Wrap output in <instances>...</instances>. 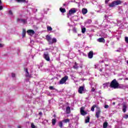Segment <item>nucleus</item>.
Masks as SVG:
<instances>
[{"instance_id": "09e8293b", "label": "nucleus", "mask_w": 128, "mask_h": 128, "mask_svg": "<svg viewBox=\"0 0 128 128\" xmlns=\"http://www.w3.org/2000/svg\"><path fill=\"white\" fill-rule=\"evenodd\" d=\"M63 6H66V4H63Z\"/></svg>"}, {"instance_id": "3c124183", "label": "nucleus", "mask_w": 128, "mask_h": 128, "mask_svg": "<svg viewBox=\"0 0 128 128\" xmlns=\"http://www.w3.org/2000/svg\"><path fill=\"white\" fill-rule=\"evenodd\" d=\"M126 80H128V78H126Z\"/></svg>"}, {"instance_id": "9d476101", "label": "nucleus", "mask_w": 128, "mask_h": 128, "mask_svg": "<svg viewBox=\"0 0 128 128\" xmlns=\"http://www.w3.org/2000/svg\"><path fill=\"white\" fill-rule=\"evenodd\" d=\"M24 70L26 72V78H30V72H28V70L27 68H24Z\"/></svg>"}, {"instance_id": "aec40b11", "label": "nucleus", "mask_w": 128, "mask_h": 128, "mask_svg": "<svg viewBox=\"0 0 128 128\" xmlns=\"http://www.w3.org/2000/svg\"><path fill=\"white\" fill-rule=\"evenodd\" d=\"M108 123L107 122H104L103 124V128H108Z\"/></svg>"}, {"instance_id": "f3484780", "label": "nucleus", "mask_w": 128, "mask_h": 128, "mask_svg": "<svg viewBox=\"0 0 128 128\" xmlns=\"http://www.w3.org/2000/svg\"><path fill=\"white\" fill-rule=\"evenodd\" d=\"M98 42H106V40H104V38H101L98 39Z\"/></svg>"}, {"instance_id": "f257e3e1", "label": "nucleus", "mask_w": 128, "mask_h": 128, "mask_svg": "<svg viewBox=\"0 0 128 128\" xmlns=\"http://www.w3.org/2000/svg\"><path fill=\"white\" fill-rule=\"evenodd\" d=\"M110 88H114V90L118 88L122 89L124 88V85L120 84L116 79H114L110 83Z\"/></svg>"}, {"instance_id": "5701e85b", "label": "nucleus", "mask_w": 128, "mask_h": 128, "mask_svg": "<svg viewBox=\"0 0 128 128\" xmlns=\"http://www.w3.org/2000/svg\"><path fill=\"white\" fill-rule=\"evenodd\" d=\"M52 124L53 126H54L56 122V118L52 119Z\"/></svg>"}, {"instance_id": "603ef678", "label": "nucleus", "mask_w": 128, "mask_h": 128, "mask_svg": "<svg viewBox=\"0 0 128 128\" xmlns=\"http://www.w3.org/2000/svg\"><path fill=\"white\" fill-rule=\"evenodd\" d=\"M113 104H116V103L114 102Z\"/></svg>"}, {"instance_id": "20e7f679", "label": "nucleus", "mask_w": 128, "mask_h": 128, "mask_svg": "<svg viewBox=\"0 0 128 128\" xmlns=\"http://www.w3.org/2000/svg\"><path fill=\"white\" fill-rule=\"evenodd\" d=\"M68 76H66L64 77H63L60 81V84H64L66 80H68Z\"/></svg>"}, {"instance_id": "412c9836", "label": "nucleus", "mask_w": 128, "mask_h": 128, "mask_svg": "<svg viewBox=\"0 0 128 128\" xmlns=\"http://www.w3.org/2000/svg\"><path fill=\"white\" fill-rule=\"evenodd\" d=\"M90 116H88L85 119V124H88V122H90Z\"/></svg>"}, {"instance_id": "b1692460", "label": "nucleus", "mask_w": 128, "mask_h": 128, "mask_svg": "<svg viewBox=\"0 0 128 128\" xmlns=\"http://www.w3.org/2000/svg\"><path fill=\"white\" fill-rule=\"evenodd\" d=\"M60 10L62 14H64V12H66V8H60Z\"/></svg>"}, {"instance_id": "a19ab883", "label": "nucleus", "mask_w": 128, "mask_h": 128, "mask_svg": "<svg viewBox=\"0 0 128 128\" xmlns=\"http://www.w3.org/2000/svg\"><path fill=\"white\" fill-rule=\"evenodd\" d=\"M124 118H128V114H126L124 116Z\"/></svg>"}, {"instance_id": "c756f323", "label": "nucleus", "mask_w": 128, "mask_h": 128, "mask_svg": "<svg viewBox=\"0 0 128 128\" xmlns=\"http://www.w3.org/2000/svg\"><path fill=\"white\" fill-rule=\"evenodd\" d=\"M47 30L50 32V31L52 30V28L51 26H48Z\"/></svg>"}, {"instance_id": "423d86ee", "label": "nucleus", "mask_w": 128, "mask_h": 128, "mask_svg": "<svg viewBox=\"0 0 128 128\" xmlns=\"http://www.w3.org/2000/svg\"><path fill=\"white\" fill-rule=\"evenodd\" d=\"M43 58L47 62H50V55H48V52H46V53H44V54H43Z\"/></svg>"}, {"instance_id": "c85d7f7f", "label": "nucleus", "mask_w": 128, "mask_h": 128, "mask_svg": "<svg viewBox=\"0 0 128 128\" xmlns=\"http://www.w3.org/2000/svg\"><path fill=\"white\" fill-rule=\"evenodd\" d=\"M59 126H60V128H62V121H60V122H59Z\"/></svg>"}, {"instance_id": "7c9ffc66", "label": "nucleus", "mask_w": 128, "mask_h": 128, "mask_svg": "<svg viewBox=\"0 0 128 128\" xmlns=\"http://www.w3.org/2000/svg\"><path fill=\"white\" fill-rule=\"evenodd\" d=\"M31 128H36V126H34V123H32V124H31Z\"/></svg>"}, {"instance_id": "c9c22d12", "label": "nucleus", "mask_w": 128, "mask_h": 128, "mask_svg": "<svg viewBox=\"0 0 128 128\" xmlns=\"http://www.w3.org/2000/svg\"><path fill=\"white\" fill-rule=\"evenodd\" d=\"M74 32H76V28H74L72 30Z\"/></svg>"}, {"instance_id": "f8f14e48", "label": "nucleus", "mask_w": 128, "mask_h": 128, "mask_svg": "<svg viewBox=\"0 0 128 128\" xmlns=\"http://www.w3.org/2000/svg\"><path fill=\"white\" fill-rule=\"evenodd\" d=\"M76 10H74V8L71 9L69 10V14L72 15L74 14H76Z\"/></svg>"}, {"instance_id": "39448f33", "label": "nucleus", "mask_w": 128, "mask_h": 128, "mask_svg": "<svg viewBox=\"0 0 128 128\" xmlns=\"http://www.w3.org/2000/svg\"><path fill=\"white\" fill-rule=\"evenodd\" d=\"M96 116L97 118H100V113L102 112V111L100 110V107H96Z\"/></svg>"}, {"instance_id": "6e6d98bb", "label": "nucleus", "mask_w": 128, "mask_h": 128, "mask_svg": "<svg viewBox=\"0 0 128 128\" xmlns=\"http://www.w3.org/2000/svg\"><path fill=\"white\" fill-rule=\"evenodd\" d=\"M105 17H106V16H105Z\"/></svg>"}, {"instance_id": "a18cd8bd", "label": "nucleus", "mask_w": 128, "mask_h": 128, "mask_svg": "<svg viewBox=\"0 0 128 128\" xmlns=\"http://www.w3.org/2000/svg\"><path fill=\"white\" fill-rule=\"evenodd\" d=\"M18 128H22V126H18Z\"/></svg>"}, {"instance_id": "37998d69", "label": "nucleus", "mask_w": 128, "mask_h": 128, "mask_svg": "<svg viewBox=\"0 0 128 128\" xmlns=\"http://www.w3.org/2000/svg\"><path fill=\"white\" fill-rule=\"evenodd\" d=\"M94 90H96V89H94V88H92L91 92H94Z\"/></svg>"}, {"instance_id": "c03bdc74", "label": "nucleus", "mask_w": 128, "mask_h": 128, "mask_svg": "<svg viewBox=\"0 0 128 128\" xmlns=\"http://www.w3.org/2000/svg\"><path fill=\"white\" fill-rule=\"evenodd\" d=\"M38 114H39V116H42V112H40L38 113Z\"/></svg>"}, {"instance_id": "393cba45", "label": "nucleus", "mask_w": 128, "mask_h": 128, "mask_svg": "<svg viewBox=\"0 0 128 128\" xmlns=\"http://www.w3.org/2000/svg\"><path fill=\"white\" fill-rule=\"evenodd\" d=\"M98 108V106H96V104H94L92 106V107L91 108L92 112H94V108Z\"/></svg>"}, {"instance_id": "bb28decb", "label": "nucleus", "mask_w": 128, "mask_h": 128, "mask_svg": "<svg viewBox=\"0 0 128 128\" xmlns=\"http://www.w3.org/2000/svg\"><path fill=\"white\" fill-rule=\"evenodd\" d=\"M92 20H90V19H88L86 21V24H92Z\"/></svg>"}, {"instance_id": "f704fd0d", "label": "nucleus", "mask_w": 128, "mask_h": 128, "mask_svg": "<svg viewBox=\"0 0 128 128\" xmlns=\"http://www.w3.org/2000/svg\"><path fill=\"white\" fill-rule=\"evenodd\" d=\"M4 44H0V48H4Z\"/></svg>"}, {"instance_id": "49530a36", "label": "nucleus", "mask_w": 128, "mask_h": 128, "mask_svg": "<svg viewBox=\"0 0 128 128\" xmlns=\"http://www.w3.org/2000/svg\"><path fill=\"white\" fill-rule=\"evenodd\" d=\"M0 6H2V0H0Z\"/></svg>"}, {"instance_id": "ea45409f", "label": "nucleus", "mask_w": 128, "mask_h": 128, "mask_svg": "<svg viewBox=\"0 0 128 128\" xmlns=\"http://www.w3.org/2000/svg\"><path fill=\"white\" fill-rule=\"evenodd\" d=\"M104 108H108V105H105Z\"/></svg>"}, {"instance_id": "9b49d317", "label": "nucleus", "mask_w": 128, "mask_h": 128, "mask_svg": "<svg viewBox=\"0 0 128 128\" xmlns=\"http://www.w3.org/2000/svg\"><path fill=\"white\" fill-rule=\"evenodd\" d=\"M94 57V52L90 51L88 54V58H92Z\"/></svg>"}, {"instance_id": "cd10ccee", "label": "nucleus", "mask_w": 128, "mask_h": 128, "mask_svg": "<svg viewBox=\"0 0 128 128\" xmlns=\"http://www.w3.org/2000/svg\"><path fill=\"white\" fill-rule=\"evenodd\" d=\"M86 28H82V34H84V32H86Z\"/></svg>"}, {"instance_id": "864d4df0", "label": "nucleus", "mask_w": 128, "mask_h": 128, "mask_svg": "<svg viewBox=\"0 0 128 128\" xmlns=\"http://www.w3.org/2000/svg\"><path fill=\"white\" fill-rule=\"evenodd\" d=\"M0 42H2V39H0Z\"/></svg>"}, {"instance_id": "2eb2a0df", "label": "nucleus", "mask_w": 128, "mask_h": 128, "mask_svg": "<svg viewBox=\"0 0 128 128\" xmlns=\"http://www.w3.org/2000/svg\"><path fill=\"white\" fill-rule=\"evenodd\" d=\"M126 108H128V107L126 106V105L124 104L122 106V112H126Z\"/></svg>"}, {"instance_id": "ddd939ff", "label": "nucleus", "mask_w": 128, "mask_h": 128, "mask_svg": "<svg viewBox=\"0 0 128 128\" xmlns=\"http://www.w3.org/2000/svg\"><path fill=\"white\" fill-rule=\"evenodd\" d=\"M17 22H22L24 24L26 22V19H17Z\"/></svg>"}, {"instance_id": "e433bc0d", "label": "nucleus", "mask_w": 128, "mask_h": 128, "mask_svg": "<svg viewBox=\"0 0 128 128\" xmlns=\"http://www.w3.org/2000/svg\"><path fill=\"white\" fill-rule=\"evenodd\" d=\"M22 34H26V30L24 29L22 30Z\"/></svg>"}, {"instance_id": "4c0bfd02", "label": "nucleus", "mask_w": 128, "mask_h": 128, "mask_svg": "<svg viewBox=\"0 0 128 128\" xmlns=\"http://www.w3.org/2000/svg\"><path fill=\"white\" fill-rule=\"evenodd\" d=\"M26 33H22V38H24L26 36Z\"/></svg>"}, {"instance_id": "1a4fd4ad", "label": "nucleus", "mask_w": 128, "mask_h": 128, "mask_svg": "<svg viewBox=\"0 0 128 128\" xmlns=\"http://www.w3.org/2000/svg\"><path fill=\"white\" fill-rule=\"evenodd\" d=\"M34 31L32 30H27V34H28L29 36H32L34 34Z\"/></svg>"}, {"instance_id": "58836bf2", "label": "nucleus", "mask_w": 128, "mask_h": 128, "mask_svg": "<svg viewBox=\"0 0 128 128\" xmlns=\"http://www.w3.org/2000/svg\"><path fill=\"white\" fill-rule=\"evenodd\" d=\"M110 0H105V4H108V2H110Z\"/></svg>"}, {"instance_id": "dca6fc26", "label": "nucleus", "mask_w": 128, "mask_h": 128, "mask_svg": "<svg viewBox=\"0 0 128 128\" xmlns=\"http://www.w3.org/2000/svg\"><path fill=\"white\" fill-rule=\"evenodd\" d=\"M66 112L68 114H70V106H67L66 108Z\"/></svg>"}, {"instance_id": "6ab92c4d", "label": "nucleus", "mask_w": 128, "mask_h": 128, "mask_svg": "<svg viewBox=\"0 0 128 128\" xmlns=\"http://www.w3.org/2000/svg\"><path fill=\"white\" fill-rule=\"evenodd\" d=\"M78 64L76 62H75L74 65L73 66V68H74V70H78Z\"/></svg>"}, {"instance_id": "6e6552de", "label": "nucleus", "mask_w": 128, "mask_h": 128, "mask_svg": "<svg viewBox=\"0 0 128 128\" xmlns=\"http://www.w3.org/2000/svg\"><path fill=\"white\" fill-rule=\"evenodd\" d=\"M84 91V86H80L78 89V92L82 94V92Z\"/></svg>"}, {"instance_id": "0eeeda50", "label": "nucleus", "mask_w": 128, "mask_h": 128, "mask_svg": "<svg viewBox=\"0 0 128 128\" xmlns=\"http://www.w3.org/2000/svg\"><path fill=\"white\" fill-rule=\"evenodd\" d=\"M84 107H82L80 109V112L82 116H86V114H88V112L84 111Z\"/></svg>"}, {"instance_id": "79ce46f5", "label": "nucleus", "mask_w": 128, "mask_h": 128, "mask_svg": "<svg viewBox=\"0 0 128 128\" xmlns=\"http://www.w3.org/2000/svg\"><path fill=\"white\" fill-rule=\"evenodd\" d=\"M4 8L2 7V6L1 5H0V10H2Z\"/></svg>"}, {"instance_id": "4be33fe9", "label": "nucleus", "mask_w": 128, "mask_h": 128, "mask_svg": "<svg viewBox=\"0 0 128 128\" xmlns=\"http://www.w3.org/2000/svg\"><path fill=\"white\" fill-rule=\"evenodd\" d=\"M62 122H64L65 124H68V122H70V119L67 118V119H64L62 120Z\"/></svg>"}, {"instance_id": "8fccbe9b", "label": "nucleus", "mask_w": 128, "mask_h": 128, "mask_svg": "<svg viewBox=\"0 0 128 128\" xmlns=\"http://www.w3.org/2000/svg\"><path fill=\"white\" fill-rule=\"evenodd\" d=\"M80 68H82V66H80Z\"/></svg>"}, {"instance_id": "2f4dec72", "label": "nucleus", "mask_w": 128, "mask_h": 128, "mask_svg": "<svg viewBox=\"0 0 128 128\" xmlns=\"http://www.w3.org/2000/svg\"><path fill=\"white\" fill-rule=\"evenodd\" d=\"M125 42L126 44H128V37H125Z\"/></svg>"}, {"instance_id": "de8ad7c7", "label": "nucleus", "mask_w": 128, "mask_h": 128, "mask_svg": "<svg viewBox=\"0 0 128 128\" xmlns=\"http://www.w3.org/2000/svg\"><path fill=\"white\" fill-rule=\"evenodd\" d=\"M100 72H102V70L100 69Z\"/></svg>"}, {"instance_id": "a211bd4d", "label": "nucleus", "mask_w": 128, "mask_h": 128, "mask_svg": "<svg viewBox=\"0 0 128 128\" xmlns=\"http://www.w3.org/2000/svg\"><path fill=\"white\" fill-rule=\"evenodd\" d=\"M11 76L12 80H16V74L14 72L11 73Z\"/></svg>"}, {"instance_id": "a878e982", "label": "nucleus", "mask_w": 128, "mask_h": 128, "mask_svg": "<svg viewBox=\"0 0 128 128\" xmlns=\"http://www.w3.org/2000/svg\"><path fill=\"white\" fill-rule=\"evenodd\" d=\"M17 2H26V0H16Z\"/></svg>"}, {"instance_id": "473e14b6", "label": "nucleus", "mask_w": 128, "mask_h": 128, "mask_svg": "<svg viewBox=\"0 0 128 128\" xmlns=\"http://www.w3.org/2000/svg\"><path fill=\"white\" fill-rule=\"evenodd\" d=\"M49 88H50V90H54V86H50L49 87Z\"/></svg>"}, {"instance_id": "7ed1b4c3", "label": "nucleus", "mask_w": 128, "mask_h": 128, "mask_svg": "<svg viewBox=\"0 0 128 128\" xmlns=\"http://www.w3.org/2000/svg\"><path fill=\"white\" fill-rule=\"evenodd\" d=\"M119 4H122V1L120 0H114L109 4L108 6L110 8H114L116 6H118Z\"/></svg>"}, {"instance_id": "5fc2aeb1", "label": "nucleus", "mask_w": 128, "mask_h": 128, "mask_svg": "<svg viewBox=\"0 0 128 128\" xmlns=\"http://www.w3.org/2000/svg\"><path fill=\"white\" fill-rule=\"evenodd\" d=\"M106 66H108V64H106Z\"/></svg>"}, {"instance_id": "72a5a7b5", "label": "nucleus", "mask_w": 128, "mask_h": 128, "mask_svg": "<svg viewBox=\"0 0 128 128\" xmlns=\"http://www.w3.org/2000/svg\"><path fill=\"white\" fill-rule=\"evenodd\" d=\"M8 14L10 16H12V10H10Z\"/></svg>"}, {"instance_id": "4468645a", "label": "nucleus", "mask_w": 128, "mask_h": 128, "mask_svg": "<svg viewBox=\"0 0 128 128\" xmlns=\"http://www.w3.org/2000/svg\"><path fill=\"white\" fill-rule=\"evenodd\" d=\"M82 14H88V9L86 8H83L82 9Z\"/></svg>"}, {"instance_id": "f03ea898", "label": "nucleus", "mask_w": 128, "mask_h": 128, "mask_svg": "<svg viewBox=\"0 0 128 128\" xmlns=\"http://www.w3.org/2000/svg\"><path fill=\"white\" fill-rule=\"evenodd\" d=\"M46 40L48 42V44H56L58 40H56V38H52L50 36L46 35Z\"/></svg>"}]
</instances>
